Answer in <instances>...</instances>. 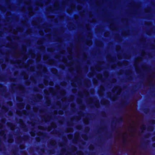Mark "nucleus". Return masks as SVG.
<instances>
[{"mask_svg":"<svg viewBox=\"0 0 155 155\" xmlns=\"http://www.w3.org/2000/svg\"><path fill=\"white\" fill-rule=\"evenodd\" d=\"M56 143V142L55 140H53L51 142V144L52 145H54V144Z\"/></svg>","mask_w":155,"mask_h":155,"instance_id":"bb28decb","label":"nucleus"},{"mask_svg":"<svg viewBox=\"0 0 155 155\" xmlns=\"http://www.w3.org/2000/svg\"><path fill=\"white\" fill-rule=\"evenodd\" d=\"M143 111L145 113L147 114L149 112V108H145L143 109Z\"/></svg>","mask_w":155,"mask_h":155,"instance_id":"f8f14e48","label":"nucleus"},{"mask_svg":"<svg viewBox=\"0 0 155 155\" xmlns=\"http://www.w3.org/2000/svg\"><path fill=\"white\" fill-rule=\"evenodd\" d=\"M152 140L153 141L155 140V137H153L152 138Z\"/></svg>","mask_w":155,"mask_h":155,"instance_id":"a19ab883","label":"nucleus"},{"mask_svg":"<svg viewBox=\"0 0 155 155\" xmlns=\"http://www.w3.org/2000/svg\"><path fill=\"white\" fill-rule=\"evenodd\" d=\"M151 124H155V121L153 120H152L151 121Z\"/></svg>","mask_w":155,"mask_h":155,"instance_id":"cd10ccee","label":"nucleus"},{"mask_svg":"<svg viewBox=\"0 0 155 155\" xmlns=\"http://www.w3.org/2000/svg\"><path fill=\"white\" fill-rule=\"evenodd\" d=\"M73 91H76L77 90L76 89H73Z\"/></svg>","mask_w":155,"mask_h":155,"instance_id":"e2e57ef3","label":"nucleus"},{"mask_svg":"<svg viewBox=\"0 0 155 155\" xmlns=\"http://www.w3.org/2000/svg\"><path fill=\"white\" fill-rule=\"evenodd\" d=\"M82 137L85 140H87L88 139L87 136L86 134L82 136Z\"/></svg>","mask_w":155,"mask_h":155,"instance_id":"2eb2a0df","label":"nucleus"},{"mask_svg":"<svg viewBox=\"0 0 155 155\" xmlns=\"http://www.w3.org/2000/svg\"><path fill=\"white\" fill-rule=\"evenodd\" d=\"M100 90L101 91H104V87H101V88Z\"/></svg>","mask_w":155,"mask_h":155,"instance_id":"7c9ffc66","label":"nucleus"},{"mask_svg":"<svg viewBox=\"0 0 155 155\" xmlns=\"http://www.w3.org/2000/svg\"><path fill=\"white\" fill-rule=\"evenodd\" d=\"M8 103L10 105V104H12V102H10Z\"/></svg>","mask_w":155,"mask_h":155,"instance_id":"5fc2aeb1","label":"nucleus"},{"mask_svg":"<svg viewBox=\"0 0 155 155\" xmlns=\"http://www.w3.org/2000/svg\"><path fill=\"white\" fill-rule=\"evenodd\" d=\"M107 35V33H105V34H104V35L105 36H106V35Z\"/></svg>","mask_w":155,"mask_h":155,"instance_id":"69168bd1","label":"nucleus"},{"mask_svg":"<svg viewBox=\"0 0 155 155\" xmlns=\"http://www.w3.org/2000/svg\"><path fill=\"white\" fill-rule=\"evenodd\" d=\"M51 72L54 75H58V70L54 68L53 70H52Z\"/></svg>","mask_w":155,"mask_h":155,"instance_id":"0eeeda50","label":"nucleus"},{"mask_svg":"<svg viewBox=\"0 0 155 155\" xmlns=\"http://www.w3.org/2000/svg\"><path fill=\"white\" fill-rule=\"evenodd\" d=\"M5 79V78L4 77H2V76H1L0 77V80L2 81H4Z\"/></svg>","mask_w":155,"mask_h":155,"instance_id":"4be33fe9","label":"nucleus"},{"mask_svg":"<svg viewBox=\"0 0 155 155\" xmlns=\"http://www.w3.org/2000/svg\"><path fill=\"white\" fill-rule=\"evenodd\" d=\"M8 126L11 128H12L15 127V125L12 123H7Z\"/></svg>","mask_w":155,"mask_h":155,"instance_id":"6e6552de","label":"nucleus"},{"mask_svg":"<svg viewBox=\"0 0 155 155\" xmlns=\"http://www.w3.org/2000/svg\"><path fill=\"white\" fill-rule=\"evenodd\" d=\"M12 137V135H10L9 137ZM13 140L12 138H11L10 137H9V139L8 140V142L9 143H12L13 141Z\"/></svg>","mask_w":155,"mask_h":155,"instance_id":"a211bd4d","label":"nucleus"},{"mask_svg":"<svg viewBox=\"0 0 155 155\" xmlns=\"http://www.w3.org/2000/svg\"><path fill=\"white\" fill-rule=\"evenodd\" d=\"M20 88L23 89L24 88V87L22 85H20L19 86Z\"/></svg>","mask_w":155,"mask_h":155,"instance_id":"473e14b6","label":"nucleus"},{"mask_svg":"<svg viewBox=\"0 0 155 155\" xmlns=\"http://www.w3.org/2000/svg\"><path fill=\"white\" fill-rule=\"evenodd\" d=\"M88 121L87 120H85L84 121V123L85 124H87V123H88Z\"/></svg>","mask_w":155,"mask_h":155,"instance_id":"c9c22d12","label":"nucleus"},{"mask_svg":"<svg viewBox=\"0 0 155 155\" xmlns=\"http://www.w3.org/2000/svg\"><path fill=\"white\" fill-rule=\"evenodd\" d=\"M102 104H104L105 105H108L109 104L110 102L108 100L105 99L104 101H102L101 102Z\"/></svg>","mask_w":155,"mask_h":155,"instance_id":"423d86ee","label":"nucleus"},{"mask_svg":"<svg viewBox=\"0 0 155 155\" xmlns=\"http://www.w3.org/2000/svg\"><path fill=\"white\" fill-rule=\"evenodd\" d=\"M107 96H108V97H109L112 100V99H112V98L111 97V95H109L108 94H107Z\"/></svg>","mask_w":155,"mask_h":155,"instance_id":"58836bf2","label":"nucleus"},{"mask_svg":"<svg viewBox=\"0 0 155 155\" xmlns=\"http://www.w3.org/2000/svg\"><path fill=\"white\" fill-rule=\"evenodd\" d=\"M12 79H14L13 78H10V80H11V81H12Z\"/></svg>","mask_w":155,"mask_h":155,"instance_id":"bf43d9fd","label":"nucleus"},{"mask_svg":"<svg viewBox=\"0 0 155 155\" xmlns=\"http://www.w3.org/2000/svg\"><path fill=\"white\" fill-rule=\"evenodd\" d=\"M0 135L3 137H5L6 134H5L4 131V130L1 131H0Z\"/></svg>","mask_w":155,"mask_h":155,"instance_id":"9d476101","label":"nucleus"},{"mask_svg":"<svg viewBox=\"0 0 155 155\" xmlns=\"http://www.w3.org/2000/svg\"><path fill=\"white\" fill-rule=\"evenodd\" d=\"M148 140H147L144 143V144H142L140 146V147L143 149H145L147 148L146 145H147L148 143L149 142Z\"/></svg>","mask_w":155,"mask_h":155,"instance_id":"7ed1b4c3","label":"nucleus"},{"mask_svg":"<svg viewBox=\"0 0 155 155\" xmlns=\"http://www.w3.org/2000/svg\"><path fill=\"white\" fill-rule=\"evenodd\" d=\"M133 127H131V131H134V130L133 129Z\"/></svg>","mask_w":155,"mask_h":155,"instance_id":"79ce46f5","label":"nucleus"},{"mask_svg":"<svg viewBox=\"0 0 155 155\" xmlns=\"http://www.w3.org/2000/svg\"><path fill=\"white\" fill-rule=\"evenodd\" d=\"M92 76V74H89V75H88V77L89 78H90Z\"/></svg>","mask_w":155,"mask_h":155,"instance_id":"09e8293b","label":"nucleus"},{"mask_svg":"<svg viewBox=\"0 0 155 155\" xmlns=\"http://www.w3.org/2000/svg\"><path fill=\"white\" fill-rule=\"evenodd\" d=\"M33 91L35 92H37L38 91V90L37 87H34L33 89Z\"/></svg>","mask_w":155,"mask_h":155,"instance_id":"393cba45","label":"nucleus"},{"mask_svg":"<svg viewBox=\"0 0 155 155\" xmlns=\"http://www.w3.org/2000/svg\"><path fill=\"white\" fill-rule=\"evenodd\" d=\"M146 129V126L145 125H143L142 126L140 127V129L141 130V133L143 132V131L145 130Z\"/></svg>","mask_w":155,"mask_h":155,"instance_id":"9b49d317","label":"nucleus"},{"mask_svg":"<svg viewBox=\"0 0 155 155\" xmlns=\"http://www.w3.org/2000/svg\"><path fill=\"white\" fill-rule=\"evenodd\" d=\"M42 42L41 41L38 42V43H41Z\"/></svg>","mask_w":155,"mask_h":155,"instance_id":"052dcab7","label":"nucleus"},{"mask_svg":"<svg viewBox=\"0 0 155 155\" xmlns=\"http://www.w3.org/2000/svg\"><path fill=\"white\" fill-rule=\"evenodd\" d=\"M104 75L105 76H108V72H105L104 73Z\"/></svg>","mask_w":155,"mask_h":155,"instance_id":"e433bc0d","label":"nucleus"},{"mask_svg":"<svg viewBox=\"0 0 155 155\" xmlns=\"http://www.w3.org/2000/svg\"><path fill=\"white\" fill-rule=\"evenodd\" d=\"M54 151L53 150H49V153L50 154H53L54 153Z\"/></svg>","mask_w":155,"mask_h":155,"instance_id":"aec40b11","label":"nucleus"},{"mask_svg":"<svg viewBox=\"0 0 155 155\" xmlns=\"http://www.w3.org/2000/svg\"><path fill=\"white\" fill-rule=\"evenodd\" d=\"M30 134L32 137H34L35 135V131H31Z\"/></svg>","mask_w":155,"mask_h":155,"instance_id":"4468645a","label":"nucleus"},{"mask_svg":"<svg viewBox=\"0 0 155 155\" xmlns=\"http://www.w3.org/2000/svg\"><path fill=\"white\" fill-rule=\"evenodd\" d=\"M82 128V126L81 125H78L77 127V128L78 129H79V130H80L81 129V128Z\"/></svg>","mask_w":155,"mask_h":155,"instance_id":"a878e982","label":"nucleus"},{"mask_svg":"<svg viewBox=\"0 0 155 155\" xmlns=\"http://www.w3.org/2000/svg\"><path fill=\"white\" fill-rule=\"evenodd\" d=\"M20 148L21 149H22L24 148L25 146H24V145L23 144L20 145Z\"/></svg>","mask_w":155,"mask_h":155,"instance_id":"b1692460","label":"nucleus"},{"mask_svg":"<svg viewBox=\"0 0 155 155\" xmlns=\"http://www.w3.org/2000/svg\"><path fill=\"white\" fill-rule=\"evenodd\" d=\"M94 147L93 145H91L89 147V149L90 150H93Z\"/></svg>","mask_w":155,"mask_h":155,"instance_id":"dca6fc26","label":"nucleus"},{"mask_svg":"<svg viewBox=\"0 0 155 155\" xmlns=\"http://www.w3.org/2000/svg\"><path fill=\"white\" fill-rule=\"evenodd\" d=\"M127 134L126 133L124 134L123 136V146L126 145L127 142V138L125 137V136L127 135Z\"/></svg>","mask_w":155,"mask_h":155,"instance_id":"f03ea898","label":"nucleus"},{"mask_svg":"<svg viewBox=\"0 0 155 155\" xmlns=\"http://www.w3.org/2000/svg\"><path fill=\"white\" fill-rule=\"evenodd\" d=\"M101 44H102V43L101 42H100V43L98 44V45H101Z\"/></svg>","mask_w":155,"mask_h":155,"instance_id":"4d7b16f0","label":"nucleus"},{"mask_svg":"<svg viewBox=\"0 0 155 155\" xmlns=\"http://www.w3.org/2000/svg\"><path fill=\"white\" fill-rule=\"evenodd\" d=\"M3 127V126L1 124H0V128H1Z\"/></svg>","mask_w":155,"mask_h":155,"instance_id":"864d4df0","label":"nucleus"},{"mask_svg":"<svg viewBox=\"0 0 155 155\" xmlns=\"http://www.w3.org/2000/svg\"><path fill=\"white\" fill-rule=\"evenodd\" d=\"M129 103V101L127 100H125L122 102L121 104V106L123 107L124 106L127 105Z\"/></svg>","mask_w":155,"mask_h":155,"instance_id":"20e7f679","label":"nucleus"},{"mask_svg":"<svg viewBox=\"0 0 155 155\" xmlns=\"http://www.w3.org/2000/svg\"><path fill=\"white\" fill-rule=\"evenodd\" d=\"M63 113V112L62 111L60 110L59 111V114H62Z\"/></svg>","mask_w":155,"mask_h":155,"instance_id":"a18cd8bd","label":"nucleus"},{"mask_svg":"<svg viewBox=\"0 0 155 155\" xmlns=\"http://www.w3.org/2000/svg\"><path fill=\"white\" fill-rule=\"evenodd\" d=\"M77 141V140L76 139H75L74 140H73L74 142H76Z\"/></svg>","mask_w":155,"mask_h":155,"instance_id":"3c124183","label":"nucleus"},{"mask_svg":"<svg viewBox=\"0 0 155 155\" xmlns=\"http://www.w3.org/2000/svg\"><path fill=\"white\" fill-rule=\"evenodd\" d=\"M16 98H17V101H18L19 99H21V98L18 97H17Z\"/></svg>","mask_w":155,"mask_h":155,"instance_id":"c03bdc74","label":"nucleus"},{"mask_svg":"<svg viewBox=\"0 0 155 155\" xmlns=\"http://www.w3.org/2000/svg\"><path fill=\"white\" fill-rule=\"evenodd\" d=\"M136 72L137 73H138L139 71V70L137 69L136 68Z\"/></svg>","mask_w":155,"mask_h":155,"instance_id":"37998d69","label":"nucleus"},{"mask_svg":"<svg viewBox=\"0 0 155 155\" xmlns=\"http://www.w3.org/2000/svg\"><path fill=\"white\" fill-rule=\"evenodd\" d=\"M95 105L97 107H98L100 106V104L98 100H96L95 102Z\"/></svg>","mask_w":155,"mask_h":155,"instance_id":"1a4fd4ad","label":"nucleus"},{"mask_svg":"<svg viewBox=\"0 0 155 155\" xmlns=\"http://www.w3.org/2000/svg\"><path fill=\"white\" fill-rule=\"evenodd\" d=\"M41 138L39 137H36V140L37 142H39L40 141Z\"/></svg>","mask_w":155,"mask_h":155,"instance_id":"5701e85b","label":"nucleus"},{"mask_svg":"<svg viewBox=\"0 0 155 155\" xmlns=\"http://www.w3.org/2000/svg\"><path fill=\"white\" fill-rule=\"evenodd\" d=\"M152 146L153 147H155V143L153 144Z\"/></svg>","mask_w":155,"mask_h":155,"instance_id":"de8ad7c7","label":"nucleus"},{"mask_svg":"<svg viewBox=\"0 0 155 155\" xmlns=\"http://www.w3.org/2000/svg\"><path fill=\"white\" fill-rule=\"evenodd\" d=\"M151 9V8H148V11L149 12V11Z\"/></svg>","mask_w":155,"mask_h":155,"instance_id":"603ef678","label":"nucleus"},{"mask_svg":"<svg viewBox=\"0 0 155 155\" xmlns=\"http://www.w3.org/2000/svg\"><path fill=\"white\" fill-rule=\"evenodd\" d=\"M94 84H95L97 83V81L96 80H94L93 81Z\"/></svg>","mask_w":155,"mask_h":155,"instance_id":"72a5a7b5","label":"nucleus"},{"mask_svg":"<svg viewBox=\"0 0 155 155\" xmlns=\"http://www.w3.org/2000/svg\"><path fill=\"white\" fill-rule=\"evenodd\" d=\"M19 124L21 126L22 128L24 130H26V125L24 124V121L22 119H20L19 120Z\"/></svg>","mask_w":155,"mask_h":155,"instance_id":"f257e3e1","label":"nucleus"},{"mask_svg":"<svg viewBox=\"0 0 155 155\" xmlns=\"http://www.w3.org/2000/svg\"><path fill=\"white\" fill-rule=\"evenodd\" d=\"M39 33H40V35H42V34H41V32H39Z\"/></svg>","mask_w":155,"mask_h":155,"instance_id":"774afa93","label":"nucleus"},{"mask_svg":"<svg viewBox=\"0 0 155 155\" xmlns=\"http://www.w3.org/2000/svg\"><path fill=\"white\" fill-rule=\"evenodd\" d=\"M15 151H13V153H14V154H15Z\"/></svg>","mask_w":155,"mask_h":155,"instance_id":"680f3d73","label":"nucleus"},{"mask_svg":"<svg viewBox=\"0 0 155 155\" xmlns=\"http://www.w3.org/2000/svg\"><path fill=\"white\" fill-rule=\"evenodd\" d=\"M47 100V101H46V103L48 105H49V104H51V101L50 100H47V98L46 99Z\"/></svg>","mask_w":155,"mask_h":155,"instance_id":"f3484780","label":"nucleus"},{"mask_svg":"<svg viewBox=\"0 0 155 155\" xmlns=\"http://www.w3.org/2000/svg\"><path fill=\"white\" fill-rule=\"evenodd\" d=\"M77 103L78 104H80L82 103V100L80 99H78L77 101Z\"/></svg>","mask_w":155,"mask_h":155,"instance_id":"412c9836","label":"nucleus"},{"mask_svg":"<svg viewBox=\"0 0 155 155\" xmlns=\"http://www.w3.org/2000/svg\"><path fill=\"white\" fill-rule=\"evenodd\" d=\"M102 78V76H101V75H100V76L99 77H98V78H100V79L101 78Z\"/></svg>","mask_w":155,"mask_h":155,"instance_id":"8fccbe9b","label":"nucleus"},{"mask_svg":"<svg viewBox=\"0 0 155 155\" xmlns=\"http://www.w3.org/2000/svg\"><path fill=\"white\" fill-rule=\"evenodd\" d=\"M136 90H133V92H136Z\"/></svg>","mask_w":155,"mask_h":155,"instance_id":"6e6d98bb","label":"nucleus"},{"mask_svg":"<svg viewBox=\"0 0 155 155\" xmlns=\"http://www.w3.org/2000/svg\"><path fill=\"white\" fill-rule=\"evenodd\" d=\"M2 109L5 111H7L8 109V108L5 106H4Z\"/></svg>","mask_w":155,"mask_h":155,"instance_id":"6ab92c4d","label":"nucleus"},{"mask_svg":"<svg viewBox=\"0 0 155 155\" xmlns=\"http://www.w3.org/2000/svg\"><path fill=\"white\" fill-rule=\"evenodd\" d=\"M81 143L83 145H85L86 143V142L84 141H82Z\"/></svg>","mask_w":155,"mask_h":155,"instance_id":"ea45409f","label":"nucleus"},{"mask_svg":"<svg viewBox=\"0 0 155 155\" xmlns=\"http://www.w3.org/2000/svg\"><path fill=\"white\" fill-rule=\"evenodd\" d=\"M72 149L74 151H76L77 150V148L75 147H73L72 148Z\"/></svg>","mask_w":155,"mask_h":155,"instance_id":"c756f323","label":"nucleus"},{"mask_svg":"<svg viewBox=\"0 0 155 155\" xmlns=\"http://www.w3.org/2000/svg\"><path fill=\"white\" fill-rule=\"evenodd\" d=\"M123 121V118L122 117H120L117 120V122L118 123H121Z\"/></svg>","mask_w":155,"mask_h":155,"instance_id":"39448f33","label":"nucleus"},{"mask_svg":"<svg viewBox=\"0 0 155 155\" xmlns=\"http://www.w3.org/2000/svg\"><path fill=\"white\" fill-rule=\"evenodd\" d=\"M20 137L21 139H24L25 140H27L28 139V136H25L24 137Z\"/></svg>","mask_w":155,"mask_h":155,"instance_id":"ddd939ff","label":"nucleus"},{"mask_svg":"<svg viewBox=\"0 0 155 155\" xmlns=\"http://www.w3.org/2000/svg\"><path fill=\"white\" fill-rule=\"evenodd\" d=\"M37 97L39 99H40L41 98H42V96L41 95H39L37 96Z\"/></svg>","mask_w":155,"mask_h":155,"instance_id":"c85d7f7f","label":"nucleus"},{"mask_svg":"<svg viewBox=\"0 0 155 155\" xmlns=\"http://www.w3.org/2000/svg\"><path fill=\"white\" fill-rule=\"evenodd\" d=\"M154 47L153 46H152V48L153 49V48H154Z\"/></svg>","mask_w":155,"mask_h":155,"instance_id":"0e129e2a","label":"nucleus"},{"mask_svg":"<svg viewBox=\"0 0 155 155\" xmlns=\"http://www.w3.org/2000/svg\"><path fill=\"white\" fill-rule=\"evenodd\" d=\"M2 8H3V7H2V8H1V10L3 11V10L2 9Z\"/></svg>","mask_w":155,"mask_h":155,"instance_id":"13d9d810","label":"nucleus"},{"mask_svg":"<svg viewBox=\"0 0 155 155\" xmlns=\"http://www.w3.org/2000/svg\"><path fill=\"white\" fill-rule=\"evenodd\" d=\"M51 126L54 128H55L56 127V126L55 124H53Z\"/></svg>","mask_w":155,"mask_h":155,"instance_id":"2f4dec72","label":"nucleus"},{"mask_svg":"<svg viewBox=\"0 0 155 155\" xmlns=\"http://www.w3.org/2000/svg\"><path fill=\"white\" fill-rule=\"evenodd\" d=\"M149 129L150 130H152L153 129V127L152 126H150L149 127Z\"/></svg>","mask_w":155,"mask_h":155,"instance_id":"f704fd0d","label":"nucleus"},{"mask_svg":"<svg viewBox=\"0 0 155 155\" xmlns=\"http://www.w3.org/2000/svg\"><path fill=\"white\" fill-rule=\"evenodd\" d=\"M5 118H4V119H2V122H3V121H5Z\"/></svg>","mask_w":155,"mask_h":155,"instance_id":"49530a36","label":"nucleus"},{"mask_svg":"<svg viewBox=\"0 0 155 155\" xmlns=\"http://www.w3.org/2000/svg\"><path fill=\"white\" fill-rule=\"evenodd\" d=\"M59 146H61V143H59Z\"/></svg>","mask_w":155,"mask_h":155,"instance_id":"338daca9","label":"nucleus"},{"mask_svg":"<svg viewBox=\"0 0 155 155\" xmlns=\"http://www.w3.org/2000/svg\"><path fill=\"white\" fill-rule=\"evenodd\" d=\"M3 88V86L2 84L0 83V88Z\"/></svg>","mask_w":155,"mask_h":155,"instance_id":"4c0bfd02","label":"nucleus"}]
</instances>
